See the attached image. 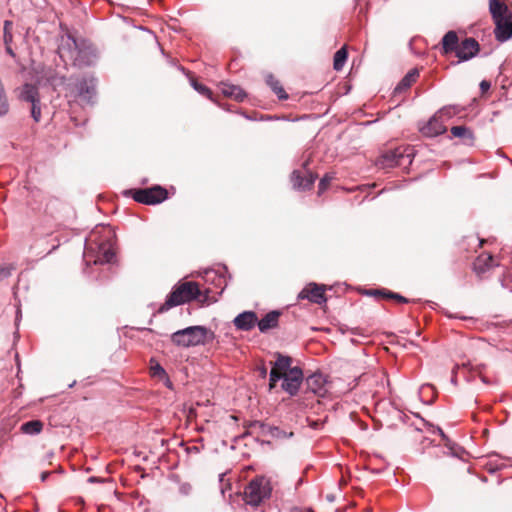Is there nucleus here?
Returning a JSON list of instances; mask_svg holds the SVG:
<instances>
[{
	"label": "nucleus",
	"instance_id": "4be33fe9",
	"mask_svg": "<svg viewBox=\"0 0 512 512\" xmlns=\"http://www.w3.org/2000/svg\"><path fill=\"white\" fill-rule=\"evenodd\" d=\"M450 131L454 137L461 138L466 145H472L475 140L473 131L466 126H453Z\"/></svg>",
	"mask_w": 512,
	"mask_h": 512
},
{
	"label": "nucleus",
	"instance_id": "c85d7f7f",
	"mask_svg": "<svg viewBox=\"0 0 512 512\" xmlns=\"http://www.w3.org/2000/svg\"><path fill=\"white\" fill-rule=\"evenodd\" d=\"M348 58V52L345 46L340 48L336 53L334 54V61H333V68L336 71L342 70V68L345 65V62Z\"/></svg>",
	"mask_w": 512,
	"mask_h": 512
},
{
	"label": "nucleus",
	"instance_id": "5fc2aeb1",
	"mask_svg": "<svg viewBox=\"0 0 512 512\" xmlns=\"http://www.w3.org/2000/svg\"><path fill=\"white\" fill-rule=\"evenodd\" d=\"M505 285H506V282H504V280H502V281H501V286H502L503 288H506V286H505Z\"/></svg>",
	"mask_w": 512,
	"mask_h": 512
},
{
	"label": "nucleus",
	"instance_id": "9d476101",
	"mask_svg": "<svg viewBox=\"0 0 512 512\" xmlns=\"http://www.w3.org/2000/svg\"><path fill=\"white\" fill-rule=\"evenodd\" d=\"M480 51V44L473 37H466L462 40L455 52L458 58L457 64L466 62L474 58Z\"/></svg>",
	"mask_w": 512,
	"mask_h": 512
},
{
	"label": "nucleus",
	"instance_id": "49530a36",
	"mask_svg": "<svg viewBox=\"0 0 512 512\" xmlns=\"http://www.w3.org/2000/svg\"><path fill=\"white\" fill-rule=\"evenodd\" d=\"M88 482L89 483H99V482H101V480L98 477L91 476L88 478Z\"/></svg>",
	"mask_w": 512,
	"mask_h": 512
},
{
	"label": "nucleus",
	"instance_id": "c9c22d12",
	"mask_svg": "<svg viewBox=\"0 0 512 512\" xmlns=\"http://www.w3.org/2000/svg\"><path fill=\"white\" fill-rule=\"evenodd\" d=\"M13 266L4 265L0 267V282L11 276Z\"/></svg>",
	"mask_w": 512,
	"mask_h": 512
},
{
	"label": "nucleus",
	"instance_id": "72a5a7b5",
	"mask_svg": "<svg viewBox=\"0 0 512 512\" xmlns=\"http://www.w3.org/2000/svg\"><path fill=\"white\" fill-rule=\"evenodd\" d=\"M31 117L35 122H39L41 119V100L38 102L31 103Z\"/></svg>",
	"mask_w": 512,
	"mask_h": 512
},
{
	"label": "nucleus",
	"instance_id": "1a4fd4ad",
	"mask_svg": "<svg viewBox=\"0 0 512 512\" xmlns=\"http://www.w3.org/2000/svg\"><path fill=\"white\" fill-rule=\"evenodd\" d=\"M304 381L303 370L299 366H294L293 369H289L288 373H284L281 388L289 396H296L299 389Z\"/></svg>",
	"mask_w": 512,
	"mask_h": 512
},
{
	"label": "nucleus",
	"instance_id": "f3484780",
	"mask_svg": "<svg viewBox=\"0 0 512 512\" xmlns=\"http://www.w3.org/2000/svg\"><path fill=\"white\" fill-rule=\"evenodd\" d=\"M226 272V266H223L218 271L214 269H208L205 271V279L206 281H211L212 283H214L215 286L220 289V293H222L228 285L227 279L225 277Z\"/></svg>",
	"mask_w": 512,
	"mask_h": 512
},
{
	"label": "nucleus",
	"instance_id": "39448f33",
	"mask_svg": "<svg viewBox=\"0 0 512 512\" xmlns=\"http://www.w3.org/2000/svg\"><path fill=\"white\" fill-rule=\"evenodd\" d=\"M205 335V326L195 325L180 329L171 334V342L182 348L202 345V337Z\"/></svg>",
	"mask_w": 512,
	"mask_h": 512
},
{
	"label": "nucleus",
	"instance_id": "473e14b6",
	"mask_svg": "<svg viewBox=\"0 0 512 512\" xmlns=\"http://www.w3.org/2000/svg\"><path fill=\"white\" fill-rule=\"evenodd\" d=\"M284 373L276 370L272 367L270 373H269V390H272L275 388L276 383L280 380H283Z\"/></svg>",
	"mask_w": 512,
	"mask_h": 512
},
{
	"label": "nucleus",
	"instance_id": "6ab92c4d",
	"mask_svg": "<svg viewBox=\"0 0 512 512\" xmlns=\"http://www.w3.org/2000/svg\"><path fill=\"white\" fill-rule=\"evenodd\" d=\"M445 131L446 127L436 116L432 117L428 123L421 128L422 134L427 137H436L443 134Z\"/></svg>",
	"mask_w": 512,
	"mask_h": 512
},
{
	"label": "nucleus",
	"instance_id": "052dcab7",
	"mask_svg": "<svg viewBox=\"0 0 512 512\" xmlns=\"http://www.w3.org/2000/svg\"><path fill=\"white\" fill-rule=\"evenodd\" d=\"M452 383H456V379L455 378H452Z\"/></svg>",
	"mask_w": 512,
	"mask_h": 512
},
{
	"label": "nucleus",
	"instance_id": "dca6fc26",
	"mask_svg": "<svg viewBox=\"0 0 512 512\" xmlns=\"http://www.w3.org/2000/svg\"><path fill=\"white\" fill-rule=\"evenodd\" d=\"M460 44L459 37L457 32L454 30H449L444 34L441 40V54L449 55L456 52L458 46Z\"/></svg>",
	"mask_w": 512,
	"mask_h": 512
},
{
	"label": "nucleus",
	"instance_id": "79ce46f5",
	"mask_svg": "<svg viewBox=\"0 0 512 512\" xmlns=\"http://www.w3.org/2000/svg\"><path fill=\"white\" fill-rule=\"evenodd\" d=\"M431 427L433 429L432 430L433 433H438L443 440L447 441V444L450 442L447 435L444 433V431L440 427H434L432 425H431Z\"/></svg>",
	"mask_w": 512,
	"mask_h": 512
},
{
	"label": "nucleus",
	"instance_id": "5701e85b",
	"mask_svg": "<svg viewBox=\"0 0 512 512\" xmlns=\"http://www.w3.org/2000/svg\"><path fill=\"white\" fill-rule=\"evenodd\" d=\"M419 76V71L418 69L414 68L412 70H410L402 79L401 81L397 84V86L395 87L394 89V94H399L401 93L402 91L408 89L417 79V77Z\"/></svg>",
	"mask_w": 512,
	"mask_h": 512
},
{
	"label": "nucleus",
	"instance_id": "c03bdc74",
	"mask_svg": "<svg viewBox=\"0 0 512 512\" xmlns=\"http://www.w3.org/2000/svg\"><path fill=\"white\" fill-rule=\"evenodd\" d=\"M480 88L482 91H486L490 88V83L486 80H483L481 83H480Z\"/></svg>",
	"mask_w": 512,
	"mask_h": 512
},
{
	"label": "nucleus",
	"instance_id": "37998d69",
	"mask_svg": "<svg viewBox=\"0 0 512 512\" xmlns=\"http://www.w3.org/2000/svg\"><path fill=\"white\" fill-rule=\"evenodd\" d=\"M258 372H259V376L261 378H266L267 377V368L263 365V366H260L258 367Z\"/></svg>",
	"mask_w": 512,
	"mask_h": 512
},
{
	"label": "nucleus",
	"instance_id": "4468645a",
	"mask_svg": "<svg viewBox=\"0 0 512 512\" xmlns=\"http://www.w3.org/2000/svg\"><path fill=\"white\" fill-rule=\"evenodd\" d=\"M316 178L317 176L311 171H306V175L301 176L298 170H294L291 175V181L294 189L303 191L310 190L313 187Z\"/></svg>",
	"mask_w": 512,
	"mask_h": 512
},
{
	"label": "nucleus",
	"instance_id": "864d4df0",
	"mask_svg": "<svg viewBox=\"0 0 512 512\" xmlns=\"http://www.w3.org/2000/svg\"><path fill=\"white\" fill-rule=\"evenodd\" d=\"M291 512H303V510L298 509V508H295V509H293Z\"/></svg>",
	"mask_w": 512,
	"mask_h": 512
},
{
	"label": "nucleus",
	"instance_id": "423d86ee",
	"mask_svg": "<svg viewBox=\"0 0 512 512\" xmlns=\"http://www.w3.org/2000/svg\"><path fill=\"white\" fill-rule=\"evenodd\" d=\"M125 195L131 196L138 203L156 205L167 199L168 192L162 186L154 185L150 188L128 190Z\"/></svg>",
	"mask_w": 512,
	"mask_h": 512
},
{
	"label": "nucleus",
	"instance_id": "ea45409f",
	"mask_svg": "<svg viewBox=\"0 0 512 512\" xmlns=\"http://www.w3.org/2000/svg\"><path fill=\"white\" fill-rule=\"evenodd\" d=\"M216 338V334L205 327V335L202 337V345H205L209 341H213Z\"/></svg>",
	"mask_w": 512,
	"mask_h": 512
},
{
	"label": "nucleus",
	"instance_id": "3c124183",
	"mask_svg": "<svg viewBox=\"0 0 512 512\" xmlns=\"http://www.w3.org/2000/svg\"><path fill=\"white\" fill-rule=\"evenodd\" d=\"M179 70H180V71H182L183 73H185V74L189 75V73H188V72H186V70H185V68H184V67L180 66V67H179Z\"/></svg>",
	"mask_w": 512,
	"mask_h": 512
},
{
	"label": "nucleus",
	"instance_id": "7c9ffc66",
	"mask_svg": "<svg viewBox=\"0 0 512 512\" xmlns=\"http://www.w3.org/2000/svg\"><path fill=\"white\" fill-rule=\"evenodd\" d=\"M248 428H250V429H257V430H259V433H261L262 435H269L270 436L269 429H272L273 426L268 425V424H266L264 422L255 420V421H251L248 424Z\"/></svg>",
	"mask_w": 512,
	"mask_h": 512
},
{
	"label": "nucleus",
	"instance_id": "680f3d73",
	"mask_svg": "<svg viewBox=\"0 0 512 512\" xmlns=\"http://www.w3.org/2000/svg\"><path fill=\"white\" fill-rule=\"evenodd\" d=\"M306 512H313L311 509H308Z\"/></svg>",
	"mask_w": 512,
	"mask_h": 512
},
{
	"label": "nucleus",
	"instance_id": "a19ab883",
	"mask_svg": "<svg viewBox=\"0 0 512 512\" xmlns=\"http://www.w3.org/2000/svg\"><path fill=\"white\" fill-rule=\"evenodd\" d=\"M10 25L9 21H5L4 25V43L5 45H10L12 42V34L8 31V26Z\"/></svg>",
	"mask_w": 512,
	"mask_h": 512
},
{
	"label": "nucleus",
	"instance_id": "393cba45",
	"mask_svg": "<svg viewBox=\"0 0 512 512\" xmlns=\"http://www.w3.org/2000/svg\"><path fill=\"white\" fill-rule=\"evenodd\" d=\"M275 356H276V360L273 363V368H275L276 370H278L282 373H288L289 369H293V367H291L292 358L290 356L283 355L279 352H277L275 354Z\"/></svg>",
	"mask_w": 512,
	"mask_h": 512
},
{
	"label": "nucleus",
	"instance_id": "f704fd0d",
	"mask_svg": "<svg viewBox=\"0 0 512 512\" xmlns=\"http://www.w3.org/2000/svg\"><path fill=\"white\" fill-rule=\"evenodd\" d=\"M458 112H459V110L456 108V106H445L439 110V113L441 116H447V117H451Z\"/></svg>",
	"mask_w": 512,
	"mask_h": 512
},
{
	"label": "nucleus",
	"instance_id": "a878e982",
	"mask_svg": "<svg viewBox=\"0 0 512 512\" xmlns=\"http://www.w3.org/2000/svg\"><path fill=\"white\" fill-rule=\"evenodd\" d=\"M267 85L273 90V92L277 95L280 100H287L288 94L285 92L284 88L280 84V82L272 75L268 74L266 76Z\"/></svg>",
	"mask_w": 512,
	"mask_h": 512
},
{
	"label": "nucleus",
	"instance_id": "ddd939ff",
	"mask_svg": "<svg viewBox=\"0 0 512 512\" xmlns=\"http://www.w3.org/2000/svg\"><path fill=\"white\" fill-rule=\"evenodd\" d=\"M404 151L401 148L385 152L377 162L382 168H392L403 164Z\"/></svg>",
	"mask_w": 512,
	"mask_h": 512
},
{
	"label": "nucleus",
	"instance_id": "13d9d810",
	"mask_svg": "<svg viewBox=\"0 0 512 512\" xmlns=\"http://www.w3.org/2000/svg\"><path fill=\"white\" fill-rule=\"evenodd\" d=\"M308 165V161L304 162L303 163V167L306 168V166Z\"/></svg>",
	"mask_w": 512,
	"mask_h": 512
},
{
	"label": "nucleus",
	"instance_id": "c756f323",
	"mask_svg": "<svg viewBox=\"0 0 512 512\" xmlns=\"http://www.w3.org/2000/svg\"><path fill=\"white\" fill-rule=\"evenodd\" d=\"M190 84L195 91L207 97L208 99L213 100L212 92L207 86L198 83L194 78H190Z\"/></svg>",
	"mask_w": 512,
	"mask_h": 512
},
{
	"label": "nucleus",
	"instance_id": "6e6d98bb",
	"mask_svg": "<svg viewBox=\"0 0 512 512\" xmlns=\"http://www.w3.org/2000/svg\"><path fill=\"white\" fill-rule=\"evenodd\" d=\"M505 285H506V282H504V280H502V281H501V286H502L503 288H506V286H505Z\"/></svg>",
	"mask_w": 512,
	"mask_h": 512
},
{
	"label": "nucleus",
	"instance_id": "2f4dec72",
	"mask_svg": "<svg viewBox=\"0 0 512 512\" xmlns=\"http://www.w3.org/2000/svg\"><path fill=\"white\" fill-rule=\"evenodd\" d=\"M270 436L275 439H286L291 438L293 436V432H287L280 427L273 426L272 429H269Z\"/></svg>",
	"mask_w": 512,
	"mask_h": 512
},
{
	"label": "nucleus",
	"instance_id": "603ef678",
	"mask_svg": "<svg viewBox=\"0 0 512 512\" xmlns=\"http://www.w3.org/2000/svg\"><path fill=\"white\" fill-rule=\"evenodd\" d=\"M327 500L332 502L334 500V496L333 495H328L327 496Z\"/></svg>",
	"mask_w": 512,
	"mask_h": 512
},
{
	"label": "nucleus",
	"instance_id": "e433bc0d",
	"mask_svg": "<svg viewBox=\"0 0 512 512\" xmlns=\"http://www.w3.org/2000/svg\"><path fill=\"white\" fill-rule=\"evenodd\" d=\"M151 371H152L153 376H158V377H166L167 376L165 369L159 363H156L155 365H153L151 367Z\"/></svg>",
	"mask_w": 512,
	"mask_h": 512
},
{
	"label": "nucleus",
	"instance_id": "bf43d9fd",
	"mask_svg": "<svg viewBox=\"0 0 512 512\" xmlns=\"http://www.w3.org/2000/svg\"><path fill=\"white\" fill-rule=\"evenodd\" d=\"M55 249H56V246H53L52 249L49 251V253H51Z\"/></svg>",
	"mask_w": 512,
	"mask_h": 512
},
{
	"label": "nucleus",
	"instance_id": "a211bd4d",
	"mask_svg": "<svg viewBox=\"0 0 512 512\" xmlns=\"http://www.w3.org/2000/svg\"><path fill=\"white\" fill-rule=\"evenodd\" d=\"M280 311L272 310L265 314L261 320H257V326L261 333H265L270 329L276 328L279 322Z\"/></svg>",
	"mask_w": 512,
	"mask_h": 512
},
{
	"label": "nucleus",
	"instance_id": "7ed1b4c3",
	"mask_svg": "<svg viewBox=\"0 0 512 512\" xmlns=\"http://www.w3.org/2000/svg\"><path fill=\"white\" fill-rule=\"evenodd\" d=\"M201 290L199 285L193 281L179 282L173 286L166 300L157 309V313L163 314L179 305L189 303L200 297Z\"/></svg>",
	"mask_w": 512,
	"mask_h": 512
},
{
	"label": "nucleus",
	"instance_id": "8fccbe9b",
	"mask_svg": "<svg viewBox=\"0 0 512 512\" xmlns=\"http://www.w3.org/2000/svg\"><path fill=\"white\" fill-rule=\"evenodd\" d=\"M165 385L167 388L169 389H172L173 388V384L172 382L170 381V379L168 378V376H166V382H165Z\"/></svg>",
	"mask_w": 512,
	"mask_h": 512
},
{
	"label": "nucleus",
	"instance_id": "cd10ccee",
	"mask_svg": "<svg viewBox=\"0 0 512 512\" xmlns=\"http://www.w3.org/2000/svg\"><path fill=\"white\" fill-rule=\"evenodd\" d=\"M21 431L27 435H37L43 429V423L40 420H31L21 425Z\"/></svg>",
	"mask_w": 512,
	"mask_h": 512
},
{
	"label": "nucleus",
	"instance_id": "de8ad7c7",
	"mask_svg": "<svg viewBox=\"0 0 512 512\" xmlns=\"http://www.w3.org/2000/svg\"><path fill=\"white\" fill-rule=\"evenodd\" d=\"M6 52L11 56V57H15V53L13 51V49L11 48L10 45H6Z\"/></svg>",
	"mask_w": 512,
	"mask_h": 512
},
{
	"label": "nucleus",
	"instance_id": "412c9836",
	"mask_svg": "<svg viewBox=\"0 0 512 512\" xmlns=\"http://www.w3.org/2000/svg\"><path fill=\"white\" fill-rule=\"evenodd\" d=\"M19 98L28 103L38 102L40 100L39 90L33 84L26 83L22 87Z\"/></svg>",
	"mask_w": 512,
	"mask_h": 512
},
{
	"label": "nucleus",
	"instance_id": "4c0bfd02",
	"mask_svg": "<svg viewBox=\"0 0 512 512\" xmlns=\"http://www.w3.org/2000/svg\"><path fill=\"white\" fill-rule=\"evenodd\" d=\"M332 179H333V177L329 176L328 174H326L324 177L321 178V180L319 182V186H318L319 193H322L323 191L326 190L327 186L329 185V183Z\"/></svg>",
	"mask_w": 512,
	"mask_h": 512
},
{
	"label": "nucleus",
	"instance_id": "f8f14e48",
	"mask_svg": "<svg viewBox=\"0 0 512 512\" xmlns=\"http://www.w3.org/2000/svg\"><path fill=\"white\" fill-rule=\"evenodd\" d=\"M306 390L320 397H324L327 392V378L320 372L312 373L305 378Z\"/></svg>",
	"mask_w": 512,
	"mask_h": 512
},
{
	"label": "nucleus",
	"instance_id": "4d7b16f0",
	"mask_svg": "<svg viewBox=\"0 0 512 512\" xmlns=\"http://www.w3.org/2000/svg\"><path fill=\"white\" fill-rule=\"evenodd\" d=\"M76 381H73L72 383H70L69 387L72 388L74 385H75Z\"/></svg>",
	"mask_w": 512,
	"mask_h": 512
},
{
	"label": "nucleus",
	"instance_id": "b1692460",
	"mask_svg": "<svg viewBox=\"0 0 512 512\" xmlns=\"http://www.w3.org/2000/svg\"><path fill=\"white\" fill-rule=\"evenodd\" d=\"M493 266V257L490 255H481L477 257L473 264V270L477 275L486 273Z\"/></svg>",
	"mask_w": 512,
	"mask_h": 512
},
{
	"label": "nucleus",
	"instance_id": "20e7f679",
	"mask_svg": "<svg viewBox=\"0 0 512 512\" xmlns=\"http://www.w3.org/2000/svg\"><path fill=\"white\" fill-rule=\"evenodd\" d=\"M489 11L495 24L494 35L503 43L512 38V11L500 0H489Z\"/></svg>",
	"mask_w": 512,
	"mask_h": 512
},
{
	"label": "nucleus",
	"instance_id": "0eeeda50",
	"mask_svg": "<svg viewBox=\"0 0 512 512\" xmlns=\"http://www.w3.org/2000/svg\"><path fill=\"white\" fill-rule=\"evenodd\" d=\"M95 232H93L89 239L85 242V253L87 255L89 251L94 249V246L97 248V253L94 256V264H106L112 262L115 257V253L108 247L105 241L97 242L94 239Z\"/></svg>",
	"mask_w": 512,
	"mask_h": 512
},
{
	"label": "nucleus",
	"instance_id": "f257e3e1",
	"mask_svg": "<svg viewBox=\"0 0 512 512\" xmlns=\"http://www.w3.org/2000/svg\"><path fill=\"white\" fill-rule=\"evenodd\" d=\"M57 52L63 61L70 60L78 67H89L97 58L90 42L85 39H76L71 34L61 36Z\"/></svg>",
	"mask_w": 512,
	"mask_h": 512
},
{
	"label": "nucleus",
	"instance_id": "f03ea898",
	"mask_svg": "<svg viewBox=\"0 0 512 512\" xmlns=\"http://www.w3.org/2000/svg\"><path fill=\"white\" fill-rule=\"evenodd\" d=\"M66 97L79 101L82 106L93 105L97 96V79L92 74L62 77Z\"/></svg>",
	"mask_w": 512,
	"mask_h": 512
},
{
	"label": "nucleus",
	"instance_id": "bb28decb",
	"mask_svg": "<svg viewBox=\"0 0 512 512\" xmlns=\"http://www.w3.org/2000/svg\"><path fill=\"white\" fill-rule=\"evenodd\" d=\"M368 295H374V296H381V297H385V298H388V299H393V300H396L400 303H409V299L405 298L404 296H402L401 294L399 293H395V292H392L390 290H387V289H376V290H371L369 292H367Z\"/></svg>",
	"mask_w": 512,
	"mask_h": 512
},
{
	"label": "nucleus",
	"instance_id": "aec40b11",
	"mask_svg": "<svg viewBox=\"0 0 512 512\" xmlns=\"http://www.w3.org/2000/svg\"><path fill=\"white\" fill-rule=\"evenodd\" d=\"M221 92L224 96L233 98L238 102H242L246 98V93L240 86L229 83H221Z\"/></svg>",
	"mask_w": 512,
	"mask_h": 512
},
{
	"label": "nucleus",
	"instance_id": "2eb2a0df",
	"mask_svg": "<svg viewBox=\"0 0 512 512\" xmlns=\"http://www.w3.org/2000/svg\"><path fill=\"white\" fill-rule=\"evenodd\" d=\"M257 323V314L254 311H244L239 313L233 320V324L240 331H249Z\"/></svg>",
	"mask_w": 512,
	"mask_h": 512
},
{
	"label": "nucleus",
	"instance_id": "a18cd8bd",
	"mask_svg": "<svg viewBox=\"0 0 512 512\" xmlns=\"http://www.w3.org/2000/svg\"><path fill=\"white\" fill-rule=\"evenodd\" d=\"M50 476V472L49 471H44L41 473L40 475V479L42 482L46 481L47 478Z\"/></svg>",
	"mask_w": 512,
	"mask_h": 512
},
{
	"label": "nucleus",
	"instance_id": "09e8293b",
	"mask_svg": "<svg viewBox=\"0 0 512 512\" xmlns=\"http://www.w3.org/2000/svg\"><path fill=\"white\" fill-rule=\"evenodd\" d=\"M20 318H21V310H20V308H17V311H16V319H15L16 325H17V324H18V322L20 321Z\"/></svg>",
	"mask_w": 512,
	"mask_h": 512
},
{
	"label": "nucleus",
	"instance_id": "58836bf2",
	"mask_svg": "<svg viewBox=\"0 0 512 512\" xmlns=\"http://www.w3.org/2000/svg\"><path fill=\"white\" fill-rule=\"evenodd\" d=\"M192 492V486L188 482H183L179 485V493L183 496H188Z\"/></svg>",
	"mask_w": 512,
	"mask_h": 512
},
{
	"label": "nucleus",
	"instance_id": "6e6552de",
	"mask_svg": "<svg viewBox=\"0 0 512 512\" xmlns=\"http://www.w3.org/2000/svg\"><path fill=\"white\" fill-rule=\"evenodd\" d=\"M270 491L263 485L262 480H252L244 490V500L250 506H259L269 497Z\"/></svg>",
	"mask_w": 512,
	"mask_h": 512
},
{
	"label": "nucleus",
	"instance_id": "9b49d317",
	"mask_svg": "<svg viewBox=\"0 0 512 512\" xmlns=\"http://www.w3.org/2000/svg\"><path fill=\"white\" fill-rule=\"evenodd\" d=\"M325 290V285L309 283L299 292L298 299H307L312 303L321 305L327 301Z\"/></svg>",
	"mask_w": 512,
	"mask_h": 512
}]
</instances>
